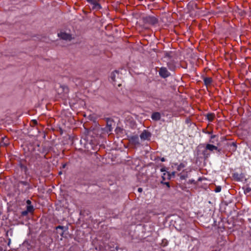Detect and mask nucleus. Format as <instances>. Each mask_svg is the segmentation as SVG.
<instances>
[{"mask_svg":"<svg viewBox=\"0 0 251 251\" xmlns=\"http://www.w3.org/2000/svg\"><path fill=\"white\" fill-rule=\"evenodd\" d=\"M144 20L146 23L152 25H155L158 23L157 19L154 16H147L145 18Z\"/></svg>","mask_w":251,"mask_h":251,"instance_id":"1","label":"nucleus"},{"mask_svg":"<svg viewBox=\"0 0 251 251\" xmlns=\"http://www.w3.org/2000/svg\"><path fill=\"white\" fill-rule=\"evenodd\" d=\"M18 186H20V185L25 186L24 189L22 190V191L25 192L27 191L32 188L29 182L26 181H20L18 182Z\"/></svg>","mask_w":251,"mask_h":251,"instance_id":"2","label":"nucleus"},{"mask_svg":"<svg viewBox=\"0 0 251 251\" xmlns=\"http://www.w3.org/2000/svg\"><path fill=\"white\" fill-rule=\"evenodd\" d=\"M159 74L163 78H166L170 75V73L165 67H161L159 71Z\"/></svg>","mask_w":251,"mask_h":251,"instance_id":"3","label":"nucleus"},{"mask_svg":"<svg viewBox=\"0 0 251 251\" xmlns=\"http://www.w3.org/2000/svg\"><path fill=\"white\" fill-rule=\"evenodd\" d=\"M87 1L93 5V9L99 10L101 8L100 5L98 3L97 0H86Z\"/></svg>","mask_w":251,"mask_h":251,"instance_id":"4","label":"nucleus"},{"mask_svg":"<svg viewBox=\"0 0 251 251\" xmlns=\"http://www.w3.org/2000/svg\"><path fill=\"white\" fill-rule=\"evenodd\" d=\"M141 139L143 140H149L151 137V134L150 132L146 130H144L140 136Z\"/></svg>","mask_w":251,"mask_h":251,"instance_id":"5","label":"nucleus"},{"mask_svg":"<svg viewBox=\"0 0 251 251\" xmlns=\"http://www.w3.org/2000/svg\"><path fill=\"white\" fill-rule=\"evenodd\" d=\"M58 35L60 38L63 40L70 41L72 39L71 34L65 32H60V33H58Z\"/></svg>","mask_w":251,"mask_h":251,"instance_id":"6","label":"nucleus"},{"mask_svg":"<svg viewBox=\"0 0 251 251\" xmlns=\"http://www.w3.org/2000/svg\"><path fill=\"white\" fill-rule=\"evenodd\" d=\"M205 148L207 149V150H208L210 153L213 151L214 150L220 151V150L218 149L217 147L211 144H207L205 146Z\"/></svg>","mask_w":251,"mask_h":251,"instance_id":"7","label":"nucleus"},{"mask_svg":"<svg viewBox=\"0 0 251 251\" xmlns=\"http://www.w3.org/2000/svg\"><path fill=\"white\" fill-rule=\"evenodd\" d=\"M9 144V140L6 137H3L1 138V141L0 142V147H6Z\"/></svg>","mask_w":251,"mask_h":251,"instance_id":"8","label":"nucleus"},{"mask_svg":"<svg viewBox=\"0 0 251 251\" xmlns=\"http://www.w3.org/2000/svg\"><path fill=\"white\" fill-rule=\"evenodd\" d=\"M129 141L134 145H137L139 144V138L137 135L132 136L129 139Z\"/></svg>","mask_w":251,"mask_h":251,"instance_id":"9","label":"nucleus"},{"mask_svg":"<svg viewBox=\"0 0 251 251\" xmlns=\"http://www.w3.org/2000/svg\"><path fill=\"white\" fill-rule=\"evenodd\" d=\"M119 75V72L117 71H115L114 72H112L111 74L110 78H111L112 81H113V82L114 83V85H117V84L116 83V75Z\"/></svg>","mask_w":251,"mask_h":251,"instance_id":"10","label":"nucleus"},{"mask_svg":"<svg viewBox=\"0 0 251 251\" xmlns=\"http://www.w3.org/2000/svg\"><path fill=\"white\" fill-rule=\"evenodd\" d=\"M161 118L160 114L159 112H154L151 115V119L154 121H158Z\"/></svg>","mask_w":251,"mask_h":251,"instance_id":"11","label":"nucleus"},{"mask_svg":"<svg viewBox=\"0 0 251 251\" xmlns=\"http://www.w3.org/2000/svg\"><path fill=\"white\" fill-rule=\"evenodd\" d=\"M203 81L205 85L208 86L210 85L212 82V78L210 77H204L203 78Z\"/></svg>","mask_w":251,"mask_h":251,"instance_id":"12","label":"nucleus"},{"mask_svg":"<svg viewBox=\"0 0 251 251\" xmlns=\"http://www.w3.org/2000/svg\"><path fill=\"white\" fill-rule=\"evenodd\" d=\"M202 154L204 158L206 159L210 156L211 153L209 152V151L207 150V149L205 147L204 150L202 151Z\"/></svg>","mask_w":251,"mask_h":251,"instance_id":"13","label":"nucleus"},{"mask_svg":"<svg viewBox=\"0 0 251 251\" xmlns=\"http://www.w3.org/2000/svg\"><path fill=\"white\" fill-rule=\"evenodd\" d=\"M215 117V116L214 114H213V113H208L206 115L207 119L209 122L213 121V120L214 119Z\"/></svg>","mask_w":251,"mask_h":251,"instance_id":"14","label":"nucleus"},{"mask_svg":"<svg viewBox=\"0 0 251 251\" xmlns=\"http://www.w3.org/2000/svg\"><path fill=\"white\" fill-rule=\"evenodd\" d=\"M185 167V165L184 163H181L179 165H178L177 167L176 170L178 171H180L182 169H183Z\"/></svg>","mask_w":251,"mask_h":251,"instance_id":"15","label":"nucleus"},{"mask_svg":"<svg viewBox=\"0 0 251 251\" xmlns=\"http://www.w3.org/2000/svg\"><path fill=\"white\" fill-rule=\"evenodd\" d=\"M26 210L29 213L32 212L34 211L33 206L31 205H27L26 206Z\"/></svg>","mask_w":251,"mask_h":251,"instance_id":"16","label":"nucleus"},{"mask_svg":"<svg viewBox=\"0 0 251 251\" xmlns=\"http://www.w3.org/2000/svg\"><path fill=\"white\" fill-rule=\"evenodd\" d=\"M167 66L169 69L171 70H174L175 69V66L174 65L173 63L172 62H168L167 64Z\"/></svg>","mask_w":251,"mask_h":251,"instance_id":"17","label":"nucleus"},{"mask_svg":"<svg viewBox=\"0 0 251 251\" xmlns=\"http://www.w3.org/2000/svg\"><path fill=\"white\" fill-rule=\"evenodd\" d=\"M29 212L26 210L25 211H23L21 213V215L23 216H26Z\"/></svg>","mask_w":251,"mask_h":251,"instance_id":"18","label":"nucleus"},{"mask_svg":"<svg viewBox=\"0 0 251 251\" xmlns=\"http://www.w3.org/2000/svg\"><path fill=\"white\" fill-rule=\"evenodd\" d=\"M187 177V175H180V178L182 180L185 179Z\"/></svg>","mask_w":251,"mask_h":251,"instance_id":"19","label":"nucleus"},{"mask_svg":"<svg viewBox=\"0 0 251 251\" xmlns=\"http://www.w3.org/2000/svg\"><path fill=\"white\" fill-rule=\"evenodd\" d=\"M221 191V187L220 186H217L216 187L215 191L216 192H219Z\"/></svg>","mask_w":251,"mask_h":251,"instance_id":"20","label":"nucleus"},{"mask_svg":"<svg viewBox=\"0 0 251 251\" xmlns=\"http://www.w3.org/2000/svg\"><path fill=\"white\" fill-rule=\"evenodd\" d=\"M107 127H108V129H109V131H111L112 130V127H111V126L110 125H109L108 123L107 124Z\"/></svg>","mask_w":251,"mask_h":251,"instance_id":"21","label":"nucleus"},{"mask_svg":"<svg viewBox=\"0 0 251 251\" xmlns=\"http://www.w3.org/2000/svg\"><path fill=\"white\" fill-rule=\"evenodd\" d=\"M26 203L27 204V205H31V201L29 200H27L26 201Z\"/></svg>","mask_w":251,"mask_h":251,"instance_id":"22","label":"nucleus"},{"mask_svg":"<svg viewBox=\"0 0 251 251\" xmlns=\"http://www.w3.org/2000/svg\"><path fill=\"white\" fill-rule=\"evenodd\" d=\"M64 228V226H57L56 227V229H63Z\"/></svg>","mask_w":251,"mask_h":251,"instance_id":"23","label":"nucleus"},{"mask_svg":"<svg viewBox=\"0 0 251 251\" xmlns=\"http://www.w3.org/2000/svg\"><path fill=\"white\" fill-rule=\"evenodd\" d=\"M21 168H24V169L25 170V171H26L27 170V167L25 166H24V165H22L21 166Z\"/></svg>","mask_w":251,"mask_h":251,"instance_id":"24","label":"nucleus"},{"mask_svg":"<svg viewBox=\"0 0 251 251\" xmlns=\"http://www.w3.org/2000/svg\"><path fill=\"white\" fill-rule=\"evenodd\" d=\"M138 191L140 193L142 192L143 191V189L142 188H139L138 189Z\"/></svg>","mask_w":251,"mask_h":251,"instance_id":"25","label":"nucleus"},{"mask_svg":"<svg viewBox=\"0 0 251 251\" xmlns=\"http://www.w3.org/2000/svg\"><path fill=\"white\" fill-rule=\"evenodd\" d=\"M165 184L168 187H170V184H169V182H166L165 183Z\"/></svg>","mask_w":251,"mask_h":251,"instance_id":"26","label":"nucleus"},{"mask_svg":"<svg viewBox=\"0 0 251 251\" xmlns=\"http://www.w3.org/2000/svg\"><path fill=\"white\" fill-rule=\"evenodd\" d=\"M215 137V135H212L211 138H214Z\"/></svg>","mask_w":251,"mask_h":251,"instance_id":"27","label":"nucleus"},{"mask_svg":"<svg viewBox=\"0 0 251 251\" xmlns=\"http://www.w3.org/2000/svg\"><path fill=\"white\" fill-rule=\"evenodd\" d=\"M161 161H165L164 158H162L161 159Z\"/></svg>","mask_w":251,"mask_h":251,"instance_id":"28","label":"nucleus"},{"mask_svg":"<svg viewBox=\"0 0 251 251\" xmlns=\"http://www.w3.org/2000/svg\"><path fill=\"white\" fill-rule=\"evenodd\" d=\"M65 166H66V165H65V164L63 165V168H65Z\"/></svg>","mask_w":251,"mask_h":251,"instance_id":"29","label":"nucleus"},{"mask_svg":"<svg viewBox=\"0 0 251 251\" xmlns=\"http://www.w3.org/2000/svg\"><path fill=\"white\" fill-rule=\"evenodd\" d=\"M117 85H118V86H121V84H117Z\"/></svg>","mask_w":251,"mask_h":251,"instance_id":"30","label":"nucleus"}]
</instances>
